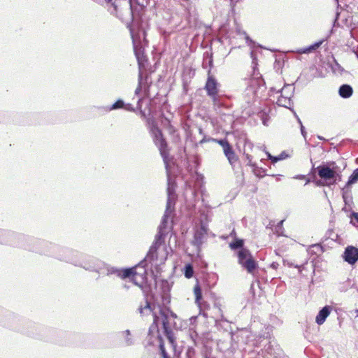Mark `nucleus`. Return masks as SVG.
I'll use <instances>...</instances> for the list:
<instances>
[{"label": "nucleus", "instance_id": "6", "mask_svg": "<svg viewBox=\"0 0 358 358\" xmlns=\"http://www.w3.org/2000/svg\"><path fill=\"white\" fill-rule=\"evenodd\" d=\"M160 308H161L159 307V310ZM138 311L142 316H145V315H152L153 324L150 327L149 331H150V333H152L153 331L158 332V325L159 324V316H160L159 311L157 313V311L155 310V307L152 306L151 304L148 301H145L143 302V303H142L139 306Z\"/></svg>", "mask_w": 358, "mask_h": 358}, {"label": "nucleus", "instance_id": "25", "mask_svg": "<svg viewBox=\"0 0 358 358\" xmlns=\"http://www.w3.org/2000/svg\"><path fill=\"white\" fill-rule=\"evenodd\" d=\"M124 334H126L127 336V338H126V343L127 345H131L132 344V341L131 339L129 337V336L130 335V331L129 330H127L124 331Z\"/></svg>", "mask_w": 358, "mask_h": 358}, {"label": "nucleus", "instance_id": "32", "mask_svg": "<svg viewBox=\"0 0 358 358\" xmlns=\"http://www.w3.org/2000/svg\"><path fill=\"white\" fill-rule=\"evenodd\" d=\"M305 176H297L296 178H304Z\"/></svg>", "mask_w": 358, "mask_h": 358}, {"label": "nucleus", "instance_id": "5", "mask_svg": "<svg viewBox=\"0 0 358 358\" xmlns=\"http://www.w3.org/2000/svg\"><path fill=\"white\" fill-rule=\"evenodd\" d=\"M159 323H162L164 332L170 338V334L172 329L177 328L175 320L177 319V315L171 311L169 309L160 308L159 309Z\"/></svg>", "mask_w": 358, "mask_h": 358}, {"label": "nucleus", "instance_id": "27", "mask_svg": "<svg viewBox=\"0 0 358 358\" xmlns=\"http://www.w3.org/2000/svg\"><path fill=\"white\" fill-rule=\"evenodd\" d=\"M298 121H299V124H301V134L305 137V136H306L305 128L302 125L301 122V120L299 119H298Z\"/></svg>", "mask_w": 358, "mask_h": 358}, {"label": "nucleus", "instance_id": "11", "mask_svg": "<svg viewBox=\"0 0 358 358\" xmlns=\"http://www.w3.org/2000/svg\"><path fill=\"white\" fill-rule=\"evenodd\" d=\"M218 83L212 76H209L206 82L205 88L209 96L215 99V96L218 92L217 90Z\"/></svg>", "mask_w": 358, "mask_h": 358}, {"label": "nucleus", "instance_id": "38", "mask_svg": "<svg viewBox=\"0 0 358 358\" xmlns=\"http://www.w3.org/2000/svg\"><path fill=\"white\" fill-rule=\"evenodd\" d=\"M1 232L0 231V234H1Z\"/></svg>", "mask_w": 358, "mask_h": 358}, {"label": "nucleus", "instance_id": "31", "mask_svg": "<svg viewBox=\"0 0 358 358\" xmlns=\"http://www.w3.org/2000/svg\"><path fill=\"white\" fill-rule=\"evenodd\" d=\"M247 159H248L249 164H252L251 158H250V155H247Z\"/></svg>", "mask_w": 358, "mask_h": 358}, {"label": "nucleus", "instance_id": "3", "mask_svg": "<svg viewBox=\"0 0 358 358\" xmlns=\"http://www.w3.org/2000/svg\"><path fill=\"white\" fill-rule=\"evenodd\" d=\"M112 272L122 278H129L134 285L142 287L146 282L147 272L144 266H137L131 268L123 270L112 269Z\"/></svg>", "mask_w": 358, "mask_h": 358}, {"label": "nucleus", "instance_id": "2", "mask_svg": "<svg viewBox=\"0 0 358 358\" xmlns=\"http://www.w3.org/2000/svg\"><path fill=\"white\" fill-rule=\"evenodd\" d=\"M133 3L137 4L138 1H127L124 13H120L119 17L125 22L130 30L134 51L139 64H141L144 58L143 46L147 44V41L145 40V31L139 30L135 23L129 24V20L134 15L133 8L134 6Z\"/></svg>", "mask_w": 358, "mask_h": 358}, {"label": "nucleus", "instance_id": "10", "mask_svg": "<svg viewBox=\"0 0 358 358\" xmlns=\"http://www.w3.org/2000/svg\"><path fill=\"white\" fill-rule=\"evenodd\" d=\"M343 258L349 264H354L358 260V249L353 246H348L343 255Z\"/></svg>", "mask_w": 358, "mask_h": 358}, {"label": "nucleus", "instance_id": "8", "mask_svg": "<svg viewBox=\"0 0 358 358\" xmlns=\"http://www.w3.org/2000/svg\"><path fill=\"white\" fill-rule=\"evenodd\" d=\"M293 94V87L291 85H285L280 90H278L273 98L276 99V103L285 108L292 105L291 97Z\"/></svg>", "mask_w": 358, "mask_h": 358}, {"label": "nucleus", "instance_id": "19", "mask_svg": "<svg viewBox=\"0 0 358 358\" xmlns=\"http://www.w3.org/2000/svg\"><path fill=\"white\" fill-rule=\"evenodd\" d=\"M193 268L191 265H187L185 269V275L187 278H190L193 275Z\"/></svg>", "mask_w": 358, "mask_h": 358}, {"label": "nucleus", "instance_id": "14", "mask_svg": "<svg viewBox=\"0 0 358 358\" xmlns=\"http://www.w3.org/2000/svg\"><path fill=\"white\" fill-rule=\"evenodd\" d=\"M352 88L349 85H343L339 88V95L343 98H349L352 94Z\"/></svg>", "mask_w": 358, "mask_h": 358}, {"label": "nucleus", "instance_id": "22", "mask_svg": "<svg viewBox=\"0 0 358 358\" xmlns=\"http://www.w3.org/2000/svg\"><path fill=\"white\" fill-rule=\"evenodd\" d=\"M124 106V102L122 100L117 101L114 104L112 105L110 110H115L122 108Z\"/></svg>", "mask_w": 358, "mask_h": 358}, {"label": "nucleus", "instance_id": "12", "mask_svg": "<svg viewBox=\"0 0 358 358\" xmlns=\"http://www.w3.org/2000/svg\"><path fill=\"white\" fill-rule=\"evenodd\" d=\"M330 313V307L327 306H324L317 315L315 318L316 323L319 325L322 324L325 322L327 317L329 315Z\"/></svg>", "mask_w": 358, "mask_h": 358}, {"label": "nucleus", "instance_id": "26", "mask_svg": "<svg viewBox=\"0 0 358 358\" xmlns=\"http://www.w3.org/2000/svg\"><path fill=\"white\" fill-rule=\"evenodd\" d=\"M160 350L163 358H168V355L166 352L164 346L163 345H160Z\"/></svg>", "mask_w": 358, "mask_h": 358}, {"label": "nucleus", "instance_id": "36", "mask_svg": "<svg viewBox=\"0 0 358 358\" xmlns=\"http://www.w3.org/2000/svg\"><path fill=\"white\" fill-rule=\"evenodd\" d=\"M294 266H295L296 268H300V266H298V265H295Z\"/></svg>", "mask_w": 358, "mask_h": 358}, {"label": "nucleus", "instance_id": "35", "mask_svg": "<svg viewBox=\"0 0 358 358\" xmlns=\"http://www.w3.org/2000/svg\"><path fill=\"white\" fill-rule=\"evenodd\" d=\"M355 313H356V314H357V316L358 317V309H357V310H355Z\"/></svg>", "mask_w": 358, "mask_h": 358}, {"label": "nucleus", "instance_id": "37", "mask_svg": "<svg viewBox=\"0 0 358 358\" xmlns=\"http://www.w3.org/2000/svg\"><path fill=\"white\" fill-rule=\"evenodd\" d=\"M331 164V165H333V166H334V165H335V163H334V162H332Z\"/></svg>", "mask_w": 358, "mask_h": 358}, {"label": "nucleus", "instance_id": "17", "mask_svg": "<svg viewBox=\"0 0 358 358\" xmlns=\"http://www.w3.org/2000/svg\"><path fill=\"white\" fill-rule=\"evenodd\" d=\"M243 241L241 239H237L234 243H231L229 246L231 249L243 248Z\"/></svg>", "mask_w": 358, "mask_h": 358}, {"label": "nucleus", "instance_id": "4", "mask_svg": "<svg viewBox=\"0 0 358 358\" xmlns=\"http://www.w3.org/2000/svg\"><path fill=\"white\" fill-rule=\"evenodd\" d=\"M168 252L164 245L156 241L150 248L146 257V262H150L156 265L162 264L167 259Z\"/></svg>", "mask_w": 358, "mask_h": 358}, {"label": "nucleus", "instance_id": "7", "mask_svg": "<svg viewBox=\"0 0 358 358\" xmlns=\"http://www.w3.org/2000/svg\"><path fill=\"white\" fill-rule=\"evenodd\" d=\"M238 263L247 270L249 273L252 274L256 269L257 264L253 259L250 251L246 248H242L238 253Z\"/></svg>", "mask_w": 358, "mask_h": 358}, {"label": "nucleus", "instance_id": "21", "mask_svg": "<svg viewBox=\"0 0 358 358\" xmlns=\"http://www.w3.org/2000/svg\"><path fill=\"white\" fill-rule=\"evenodd\" d=\"M217 142L222 147L223 151L225 150V149H229V148L231 147L229 142L226 140H218Z\"/></svg>", "mask_w": 358, "mask_h": 358}, {"label": "nucleus", "instance_id": "28", "mask_svg": "<svg viewBox=\"0 0 358 358\" xmlns=\"http://www.w3.org/2000/svg\"><path fill=\"white\" fill-rule=\"evenodd\" d=\"M278 263L277 262H273L271 264V267L273 269H277L278 268Z\"/></svg>", "mask_w": 358, "mask_h": 358}, {"label": "nucleus", "instance_id": "29", "mask_svg": "<svg viewBox=\"0 0 358 358\" xmlns=\"http://www.w3.org/2000/svg\"><path fill=\"white\" fill-rule=\"evenodd\" d=\"M285 265H287L289 267L293 266L294 264L292 263L288 262L285 260L283 261Z\"/></svg>", "mask_w": 358, "mask_h": 358}, {"label": "nucleus", "instance_id": "18", "mask_svg": "<svg viewBox=\"0 0 358 358\" xmlns=\"http://www.w3.org/2000/svg\"><path fill=\"white\" fill-rule=\"evenodd\" d=\"M358 180V169L354 171L351 176L350 177L348 184H354Z\"/></svg>", "mask_w": 358, "mask_h": 358}, {"label": "nucleus", "instance_id": "23", "mask_svg": "<svg viewBox=\"0 0 358 358\" xmlns=\"http://www.w3.org/2000/svg\"><path fill=\"white\" fill-rule=\"evenodd\" d=\"M266 155L268 156V157L273 162H277L279 160H281L283 159V157H282V155H280L278 157H273L272 156L270 153L268 152H266Z\"/></svg>", "mask_w": 358, "mask_h": 358}, {"label": "nucleus", "instance_id": "13", "mask_svg": "<svg viewBox=\"0 0 358 358\" xmlns=\"http://www.w3.org/2000/svg\"><path fill=\"white\" fill-rule=\"evenodd\" d=\"M207 234V229L204 226H201L194 234V243L196 245H201L203 243V238Z\"/></svg>", "mask_w": 358, "mask_h": 358}, {"label": "nucleus", "instance_id": "33", "mask_svg": "<svg viewBox=\"0 0 358 358\" xmlns=\"http://www.w3.org/2000/svg\"><path fill=\"white\" fill-rule=\"evenodd\" d=\"M141 90V86H139V87L136 89V93H137V92H138V90Z\"/></svg>", "mask_w": 358, "mask_h": 358}, {"label": "nucleus", "instance_id": "15", "mask_svg": "<svg viewBox=\"0 0 358 358\" xmlns=\"http://www.w3.org/2000/svg\"><path fill=\"white\" fill-rule=\"evenodd\" d=\"M224 153L231 165L237 161L236 155L231 147H229V149H225V150H224Z\"/></svg>", "mask_w": 358, "mask_h": 358}, {"label": "nucleus", "instance_id": "16", "mask_svg": "<svg viewBox=\"0 0 358 358\" xmlns=\"http://www.w3.org/2000/svg\"><path fill=\"white\" fill-rule=\"evenodd\" d=\"M194 294L195 296V303L200 306H201V300L202 299L201 289L200 286L196 284L194 287Z\"/></svg>", "mask_w": 358, "mask_h": 358}, {"label": "nucleus", "instance_id": "24", "mask_svg": "<svg viewBox=\"0 0 358 358\" xmlns=\"http://www.w3.org/2000/svg\"><path fill=\"white\" fill-rule=\"evenodd\" d=\"M321 43H322V42L317 43L314 44L313 45L310 46L308 48L303 50L302 52L306 53V52H310V50H315L321 45Z\"/></svg>", "mask_w": 358, "mask_h": 358}, {"label": "nucleus", "instance_id": "34", "mask_svg": "<svg viewBox=\"0 0 358 358\" xmlns=\"http://www.w3.org/2000/svg\"><path fill=\"white\" fill-rule=\"evenodd\" d=\"M245 39H246L247 41H250V38L248 36H245Z\"/></svg>", "mask_w": 358, "mask_h": 358}, {"label": "nucleus", "instance_id": "30", "mask_svg": "<svg viewBox=\"0 0 358 358\" xmlns=\"http://www.w3.org/2000/svg\"><path fill=\"white\" fill-rule=\"evenodd\" d=\"M352 217L358 222V213H353Z\"/></svg>", "mask_w": 358, "mask_h": 358}, {"label": "nucleus", "instance_id": "1", "mask_svg": "<svg viewBox=\"0 0 358 358\" xmlns=\"http://www.w3.org/2000/svg\"><path fill=\"white\" fill-rule=\"evenodd\" d=\"M150 132L153 137L154 142H155V145L158 147L160 154L163 158V160H164V162L166 171H167V176H168V188H167L168 199H167L165 214L162 219V224L160 226V230H162V229L164 228L166 226V223L167 222L168 218L171 216L176 197V194H175V189L173 187V185H171V182H170L169 167V162L171 160H170V158L169 156V150L167 149V143L165 141L164 138H163L162 131L158 128V127L155 123L152 124V126L150 128Z\"/></svg>", "mask_w": 358, "mask_h": 358}, {"label": "nucleus", "instance_id": "9", "mask_svg": "<svg viewBox=\"0 0 358 358\" xmlns=\"http://www.w3.org/2000/svg\"><path fill=\"white\" fill-rule=\"evenodd\" d=\"M317 169L319 176L324 179L327 185H329L335 183L336 178L338 174L336 173L334 166L331 168L330 166L322 165L319 166Z\"/></svg>", "mask_w": 358, "mask_h": 358}, {"label": "nucleus", "instance_id": "20", "mask_svg": "<svg viewBox=\"0 0 358 358\" xmlns=\"http://www.w3.org/2000/svg\"><path fill=\"white\" fill-rule=\"evenodd\" d=\"M109 3L108 9L111 13L115 12L117 13V8L120 6V5L117 3H110V1H108ZM117 15V13H116Z\"/></svg>", "mask_w": 358, "mask_h": 358}]
</instances>
